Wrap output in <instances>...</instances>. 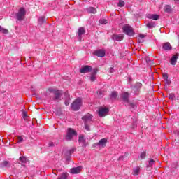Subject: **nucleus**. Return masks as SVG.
Masks as SVG:
<instances>
[{
    "instance_id": "nucleus-1",
    "label": "nucleus",
    "mask_w": 179,
    "mask_h": 179,
    "mask_svg": "<svg viewBox=\"0 0 179 179\" xmlns=\"http://www.w3.org/2000/svg\"><path fill=\"white\" fill-rule=\"evenodd\" d=\"M82 98H77L71 104V110L73 111H79L80 107H82Z\"/></svg>"
},
{
    "instance_id": "nucleus-2",
    "label": "nucleus",
    "mask_w": 179,
    "mask_h": 179,
    "mask_svg": "<svg viewBox=\"0 0 179 179\" xmlns=\"http://www.w3.org/2000/svg\"><path fill=\"white\" fill-rule=\"evenodd\" d=\"M73 136H78V132H76V131L72 128H68L66 134L65 136V141H72Z\"/></svg>"
},
{
    "instance_id": "nucleus-3",
    "label": "nucleus",
    "mask_w": 179,
    "mask_h": 179,
    "mask_svg": "<svg viewBox=\"0 0 179 179\" xmlns=\"http://www.w3.org/2000/svg\"><path fill=\"white\" fill-rule=\"evenodd\" d=\"M26 16V9L23 7H21L18 12L15 13V18L19 22H22L24 20V17Z\"/></svg>"
},
{
    "instance_id": "nucleus-4",
    "label": "nucleus",
    "mask_w": 179,
    "mask_h": 179,
    "mask_svg": "<svg viewBox=\"0 0 179 179\" xmlns=\"http://www.w3.org/2000/svg\"><path fill=\"white\" fill-rule=\"evenodd\" d=\"M123 33H125L127 36H129V37H132L133 36H135V31L134 30V28L132 27L125 24L122 27Z\"/></svg>"
},
{
    "instance_id": "nucleus-5",
    "label": "nucleus",
    "mask_w": 179,
    "mask_h": 179,
    "mask_svg": "<svg viewBox=\"0 0 179 179\" xmlns=\"http://www.w3.org/2000/svg\"><path fill=\"white\" fill-rule=\"evenodd\" d=\"M109 113H110V109L108 108L101 107L99 109L98 115L101 118H103V117H106V115H108Z\"/></svg>"
},
{
    "instance_id": "nucleus-6",
    "label": "nucleus",
    "mask_w": 179,
    "mask_h": 179,
    "mask_svg": "<svg viewBox=\"0 0 179 179\" xmlns=\"http://www.w3.org/2000/svg\"><path fill=\"white\" fill-rule=\"evenodd\" d=\"M142 88V83H136L134 87H131V93H134L135 96H138Z\"/></svg>"
},
{
    "instance_id": "nucleus-7",
    "label": "nucleus",
    "mask_w": 179,
    "mask_h": 179,
    "mask_svg": "<svg viewBox=\"0 0 179 179\" xmlns=\"http://www.w3.org/2000/svg\"><path fill=\"white\" fill-rule=\"evenodd\" d=\"M54 97L52 98L53 101H61V97L64 94V92L61 90L55 91Z\"/></svg>"
},
{
    "instance_id": "nucleus-8",
    "label": "nucleus",
    "mask_w": 179,
    "mask_h": 179,
    "mask_svg": "<svg viewBox=\"0 0 179 179\" xmlns=\"http://www.w3.org/2000/svg\"><path fill=\"white\" fill-rule=\"evenodd\" d=\"M82 120L84 124H90L93 121V115L90 113H87L82 117Z\"/></svg>"
},
{
    "instance_id": "nucleus-9",
    "label": "nucleus",
    "mask_w": 179,
    "mask_h": 179,
    "mask_svg": "<svg viewBox=\"0 0 179 179\" xmlns=\"http://www.w3.org/2000/svg\"><path fill=\"white\" fill-rule=\"evenodd\" d=\"M92 71L93 68L91 66L85 65L80 69V73H89V72Z\"/></svg>"
},
{
    "instance_id": "nucleus-10",
    "label": "nucleus",
    "mask_w": 179,
    "mask_h": 179,
    "mask_svg": "<svg viewBox=\"0 0 179 179\" xmlns=\"http://www.w3.org/2000/svg\"><path fill=\"white\" fill-rule=\"evenodd\" d=\"M94 55H96V57H106V50L103 49H99L94 52Z\"/></svg>"
},
{
    "instance_id": "nucleus-11",
    "label": "nucleus",
    "mask_w": 179,
    "mask_h": 179,
    "mask_svg": "<svg viewBox=\"0 0 179 179\" xmlns=\"http://www.w3.org/2000/svg\"><path fill=\"white\" fill-rule=\"evenodd\" d=\"M86 33V29L85 27H81L78 28V41H82V36Z\"/></svg>"
},
{
    "instance_id": "nucleus-12",
    "label": "nucleus",
    "mask_w": 179,
    "mask_h": 179,
    "mask_svg": "<svg viewBox=\"0 0 179 179\" xmlns=\"http://www.w3.org/2000/svg\"><path fill=\"white\" fill-rule=\"evenodd\" d=\"M162 50L164 51H171V50H173V46H171V44L169 42L164 43L162 44Z\"/></svg>"
},
{
    "instance_id": "nucleus-13",
    "label": "nucleus",
    "mask_w": 179,
    "mask_h": 179,
    "mask_svg": "<svg viewBox=\"0 0 179 179\" xmlns=\"http://www.w3.org/2000/svg\"><path fill=\"white\" fill-rule=\"evenodd\" d=\"M112 40L115 41H121L124 40V35L122 34H113L111 36Z\"/></svg>"
},
{
    "instance_id": "nucleus-14",
    "label": "nucleus",
    "mask_w": 179,
    "mask_h": 179,
    "mask_svg": "<svg viewBox=\"0 0 179 179\" xmlns=\"http://www.w3.org/2000/svg\"><path fill=\"white\" fill-rule=\"evenodd\" d=\"M121 97L124 103H129V93L128 92H123Z\"/></svg>"
},
{
    "instance_id": "nucleus-15",
    "label": "nucleus",
    "mask_w": 179,
    "mask_h": 179,
    "mask_svg": "<svg viewBox=\"0 0 179 179\" xmlns=\"http://www.w3.org/2000/svg\"><path fill=\"white\" fill-rule=\"evenodd\" d=\"M147 19H152V20H159L160 19V15L157 14H147Z\"/></svg>"
},
{
    "instance_id": "nucleus-16",
    "label": "nucleus",
    "mask_w": 179,
    "mask_h": 179,
    "mask_svg": "<svg viewBox=\"0 0 179 179\" xmlns=\"http://www.w3.org/2000/svg\"><path fill=\"white\" fill-rule=\"evenodd\" d=\"M179 54L177 53L176 55H173L170 59L171 65H176L177 59H178Z\"/></svg>"
},
{
    "instance_id": "nucleus-17",
    "label": "nucleus",
    "mask_w": 179,
    "mask_h": 179,
    "mask_svg": "<svg viewBox=\"0 0 179 179\" xmlns=\"http://www.w3.org/2000/svg\"><path fill=\"white\" fill-rule=\"evenodd\" d=\"M82 166H77L70 169L71 174H79L80 173V169Z\"/></svg>"
},
{
    "instance_id": "nucleus-18",
    "label": "nucleus",
    "mask_w": 179,
    "mask_h": 179,
    "mask_svg": "<svg viewBox=\"0 0 179 179\" xmlns=\"http://www.w3.org/2000/svg\"><path fill=\"white\" fill-rule=\"evenodd\" d=\"M20 164H22L24 167H26V163L29 162V159H27L26 157L22 156L19 158Z\"/></svg>"
},
{
    "instance_id": "nucleus-19",
    "label": "nucleus",
    "mask_w": 179,
    "mask_h": 179,
    "mask_svg": "<svg viewBox=\"0 0 179 179\" xmlns=\"http://www.w3.org/2000/svg\"><path fill=\"white\" fill-rule=\"evenodd\" d=\"M79 143H83V146L86 148V138H85V136L80 135L78 137Z\"/></svg>"
},
{
    "instance_id": "nucleus-20",
    "label": "nucleus",
    "mask_w": 179,
    "mask_h": 179,
    "mask_svg": "<svg viewBox=\"0 0 179 179\" xmlns=\"http://www.w3.org/2000/svg\"><path fill=\"white\" fill-rule=\"evenodd\" d=\"M107 142V138H102L98 142V145H99V148H106Z\"/></svg>"
},
{
    "instance_id": "nucleus-21",
    "label": "nucleus",
    "mask_w": 179,
    "mask_h": 179,
    "mask_svg": "<svg viewBox=\"0 0 179 179\" xmlns=\"http://www.w3.org/2000/svg\"><path fill=\"white\" fill-rule=\"evenodd\" d=\"M117 96L118 94H117L116 91H113L111 94L109 95V98L110 100H112V101L116 100Z\"/></svg>"
},
{
    "instance_id": "nucleus-22",
    "label": "nucleus",
    "mask_w": 179,
    "mask_h": 179,
    "mask_svg": "<svg viewBox=\"0 0 179 179\" xmlns=\"http://www.w3.org/2000/svg\"><path fill=\"white\" fill-rule=\"evenodd\" d=\"M164 10L166 13H171V12H173V8H171V6L166 5L164 7Z\"/></svg>"
},
{
    "instance_id": "nucleus-23",
    "label": "nucleus",
    "mask_w": 179,
    "mask_h": 179,
    "mask_svg": "<svg viewBox=\"0 0 179 179\" xmlns=\"http://www.w3.org/2000/svg\"><path fill=\"white\" fill-rule=\"evenodd\" d=\"M3 167H10V163L8 161H3L0 163V169H3Z\"/></svg>"
},
{
    "instance_id": "nucleus-24",
    "label": "nucleus",
    "mask_w": 179,
    "mask_h": 179,
    "mask_svg": "<svg viewBox=\"0 0 179 179\" xmlns=\"http://www.w3.org/2000/svg\"><path fill=\"white\" fill-rule=\"evenodd\" d=\"M127 107H129V108H136V107H138L136 106V103H131L129 101V102H127V105H126Z\"/></svg>"
},
{
    "instance_id": "nucleus-25",
    "label": "nucleus",
    "mask_w": 179,
    "mask_h": 179,
    "mask_svg": "<svg viewBox=\"0 0 179 179\" xmlns=\"http://www.w3.org/2000/svg\"><path fill=\"white\" fill-rule=\"evenodd\" d=\"M87 12H88V13H96L97 10H96V8L94 7H89L88 8H87Z\"/></svg>"
},
{
    "instance_id": "nucleus-26",
    "label": "nucleus",
    "mask_w": 179,
    "mask_h": 179,
    "mask_svg": "<svg viewBox=\"0 0 179 179\" xmlns=\"http://www.w3.org/2000/svg\"><path fill=\"white\" fill-rule=\"evenodd\" d=\"M68 177H69V173H62L61 176L57 179H68Z\"/></svg>"
},
{
    "instance_id": "nucleus-27",
    "label": "nucleus",
    "mask_w": 179,
    "mask_h": 179,
    "mask_svg": "<svg viewBox=\"0 0 179 179\" xmlns=\"http://www.w3.org/2000/svg\"><path fill=\"white\" fill-rule=\"evenodd\" d=\"M148 29H153V27H156V22H150L146 24Z\"/></svg>"
},
{
    "instance_id": "nucleus-28",
    "label": "nucleus",
    "mask_w": 179,
    "mask_h": 179,
    "mask_svg": "<svg viewBox=\"0 0 179 179\" xmlns=\"http://www.w3.org/2000/svg\"><path fill=\"white\" fill-rule=\"evenodd\" d=\"M38 24H40L41 26V24H44V23H45V17H40L38 18Z\"/></svg>"
},
{
    "instance_id": "nucleus-29",
    "label": "nucleus",
    "mask_w": 179,
    "mask_h": 179,
    "mask_svg": "<svg viewBox=\"0 0 179 179\" xmlns=\"http://www.w3.org/2000/svg\"><path fill=\"white\" fill-rule=\"evenodd\" d=\"M59 143L58 141H55V143L52 141H50L48 143V148H54L57 146Z\"/></svg>"
},
{
    "instance_id": "nucleus-30",
    "label": "nucleus",
    "mask_w": 179,
    "mask_h": 179,
    "mask_svg": "<svg viewBox=\"0 0 179 179\" xmlns=\"http://www.w3.org/2000/svg\"><path fill=\"white\" fill-rule=\"evenodd\" d=\"M139 157L142 160L146 158V150H144V151L140 154Z\"/></svg>"
},
{
    "instance_id": "nucleus-31",
    "label": "nucleus",
    "mask_w": 179,
    "mask_h": 179,
    "mask_svg": "<svg viewBox=\"0 0 179 179\" xmlns=\"http://www.w3.org/2000/svg\"><path fill=\"white\" fill-rule=\"evenodd\" d=\"M117 6H119V8H122V7L125 6V1H124L122 0H119Z\"/></svg>"
},
{
    "instance_id": "nucleus-32",
    "label": "nucleus",
    "mask_w": 179,
    "mask_h": 179,
    "mask_svg": "<svg viewBox=\"0 0 179 179\" xmlns=\"http://www.w3.org/2000/svg\"><path fill=\"white\" fill-rule=\"evenodd\" d=\"M155 164V159L150 158L148 161V167H152Z\"/></svg>"
},
{
    "instance_id": "nucleus-33",
    "label": "nucleus",
    "mask_w": 179,
    "mask_h": 179,
    "mask_svg": "<svg viewBox=\"0 0 179 179\" xmlns=\"http://www.w3.org/2000/svg\"><path fill=\"white\" fill-rule=\"evenodd\" d=\"M17 143H22V142H23V136H18L17 137Z\"/></svg>"
},
{
    "instance_id": "nucleus-34",
    "label": "nucleus",
    "mask_w": 179,
    "mask_h": 179,
    "mask_svg": "<svg viewBox=\"0 0 179 179\" xmlns=\"http://www.w3.org/2000/svg\"><path fill=\"white\" fill-rule=\"evenodd\" d=\"M99 70L97 69H92V71L91 73V76H96L97 75V71Z\"/></svg>"
},
{
    "instance_id": "nucleus-35",
    "label": "nucleus",
    "mask_w": 179,
    "mask_h": 179,
    "mask_svg": "<svg viewBox=\"0 0 179 179\" xmlns=\"http://www.w3.org/2000/svg\"><path fill=\"white\" fill-rule=\"evenodd\" d=\"M64 97H65L66 100H71V96L69 95V93L68 92V91H66L64 93Z\"/></svg>"
},
{
    "instance_id": "nucleus-36",
    "label": "nucleus",
    "mask_w": 179,
    "mask_h": 179,
    "mask_svg": "<svg viewBox=\"0 0 179 179\" xmlns=\"http://www.w3.org/2000/svg\"><path fill=\"white\" fill-rule=\"evenodd\" d=\"M65 155L66 156V160H69V157L72 156V154L69 151V150L66 152Z\"/></svg>"
},
{
    "instance_id": "nucleus-37",
    "label": "nucleus",
    "mask_w": 179,
    "mask_h": 179,
    "mask_svg": "<svg viewBox=\"0 0 179 179\" xmlns=\"http://www.w3.org/2000/svg\"><path fill=\"white\" fill-rule=\"evenodd\" d=\"M100 24H107L108 22L106 19H101L99 20Z\"/></svg>"
},
{
    "instance_id": "nucleus-38",
    "label": "nucleus",
    "mask_w": 179,
    "mask_h": 179,
    "mask_svg": "<svg viewBox=\"0 0 179 179\" xmlns=\"http://www.w3.org/2000/svg\"><path fill=\"white\" fill-rule=\"evenodd\" d=\"M169 100H174L176 99V94L173 93L169 94Z\"/></svg>"
},
{
    "instance_id": "nucleus-39",
    "label": "nucleus",
    "mask_w": 179,
    "mask_h": 179,
    "mask_svg": "<svg viewBox=\"0 0 179 179\" xmlns=\"http://www.w3.org/2000/svg\"><path fill=\"white\" fill-rule=\"evenodd\" d=\"M134 176H138L139 174V168H136L134 171Z\"/></svg>"
},
{
    "instance_id": "nucleus-40",
    "label": "nucleus",
    "mask_w": 179,
    "mask_h": 179,
    "mask_svg": "<svg viewBox=\"0 0 179 179\" xmlns=\"http://www.w3.org/2000/svg\"><path fill=\"white\" fill-rule=\"evenodd\" d=\"M1 33H3V34H8V33H9V31L3 28V30L1 31Z\"/></svg>"
},
{
    "instance_id": "nucleus-41",
    "label": "nucleus",
    "mask_w": 179,
    "mask_h": 179,
    "mask_svg": "<svg viewBox=\"0 0 179 179\" xmlns=\"http://www.w3.org/2000/svg\"><path fill=\"white\" fill-rule=\"evenodd\" d=\"M1 33H3V34H8V33H9V31L3 28V30L1 31Z\"/></svg>"
},
{
    "instance_id": "nucleus-42",
    "label": "nucleus",
    "mask_w": 179,
    "mask_h": 179,
    "mask_svg": "<svg viewBox=\"0 0 179 179\" xmlns=\"http://www.w3.org/2000/svg\"><path fill=\"white\" fill-rule=\"evenodd\" d=\"M85 124V129H86V131H90V127H89V124Z\"/></svg>"
},
{
    "instance_id": "nucleus-43",
    "label": "nucleus",
    "mask_w": 179,
    "mask_h": 179,
    "mask_svg": "<svg viewBox=\"0 0 179 179\" xmlns=\"http://www.w3.org/2000/svg\"><path fill=\"white\" fill-rule=\"evenodd\" d=\"M90 79L91 82H94L96 80V76H91Z\"/></svg>"
},
{
    "instance_id": "nucleus-44",
    "label": "nucleus",
    "mask_w": 179,
    "mask_h": 179,
    "mask_svg": "<svg viewBox=\"0 0 179 179\" xmlns=\"http://www.w3.org/2000/svg\"><path fill=\"white\" fill-rule=\"evenodd\" d=\"M163 78H164V80L169 79V74H167V73H164Z\"/></svg>"
},
{
    "instance_id": "nucleus-45",
    "label": "nucleus",
    "mask_w": 179,
    "mask_h": 179,
    "mask_svg": "<svg viewBox=\"0 0 179 179\" xmlns=\"http://www.w3.org/2000/svg\"><path fill=\"white\" fill-rule=\"evenodd\" d=\"M136 127H138V125L136 124V120H135L133 122L132 128H136Z\"/></svg>"
},
{
    "instance_id": "nucleus-46",
    "label": "nucleus",
    "mask_w": 179,
    "mask_h": 179,
    "mask_svg": "<svg viewBox=\"0 0 179 179\" xmlns=\"http://www.w3.org/2000/svg\"><path fill=\"white\" fill-rule=\"evenodd\" d=\"M164 80L166 83V85H170V83H171V81H170V80H169V78H165V80Z\"/></svg>"
},
{
    "instance_id": "nucleus-47",
    "label": "nucleus",
    "mask_w": 179,
    "mask_h": 179,
    "mask_svg": "<svg viewBox=\"0 0 179 179\" xmlns=\"http://www.w3.org/2000/svg\"><path fill=\"white\" fill-rule=\"evenodd\" d=\"M50 93H55V92H57V90L52 89V88H49L48 89Z\"/></svg>"
},
{
    "instance_id": "nucleus-48",
    "label": "nucleus",
    "mask_w": 179,
    "mask_h": 179,
    "mask_svg": "<svg viewBox=\"0 0 179 179\" xmlns=\"http://www.w3.org/2000/svg\"><path fill=\"white\" fill-rule=\"evenodd\" d=\"M75 150H76V148H71L69 150V152L72 155V153H73Z\"/></svg>"
},
{
    "instance_id": "nucleus-49",
    "label": "nucleus",
    "mask_w": 179,
    "mask_h": 179,
    "mask_svg": "<svg viewBox=\"0 0 179 179\" xmlns=\"http://www.w3.org/2000/svg\"><path fill=\"white\" fill-rule=\"evenodd\" d=\"M70 101L71 99H66L64 102L65 106H68L69 104Z\"/></svg>"
},
{
    "instance_id": "nucleus-50",
    "label": "nucleus",
    "mask_w": 179,
    "mask_h": 179,
    "mask_svg": "<svg viewBox=\"0 0 179 179\" xmlns=\"http://www.w3.org/2000/svg\"><path fill=\"white\" fill-rule=\"evenodd\" d=\"M138 38H145V35H143V34H140L139 35H138Z\"/></svg>"
},
{
    "instance_id": "nucleus-51",
    "label": "nucleus",
    "mask_w": 179,
    "mask_h": 179,
    "mask_svg": "<svg viewBox=\"0 0 179 179\" xmlns=\"http://www.w3.org/2000/svg\"><path fill=\"white\" fill-rule=\"evenodd\" d=\"M113 72H114V68L110 67L109 69V73H113Z\"/></svg>"
},
{
    "instance_id": "nucleus-52",
    "label": "nucleus",
    "mask_w": 179,
    "mask_h": 179,
    "mask_svg": "<svg viewBox=\"0 0 179 179\" xmlns=\"http://www.w3.org/2000/svg\"><path fill=\"white\" fill-rule=\"evenodd\" d=\"M97 146L99 147V143H94V144L93 145V148H97Z\"/></svg>"
},
{
    "instance_id": "nucleus-53",
    "label": "nucleus",
    "mask_w": 179,
    "mask_h": 179,
    "mask_svg": "<svg viewBox=\"0 0 179 179\" xmlns=\"http://www.w3.org/2000/svg\"><path fill=\"white\" fill-rule=\"evenodd\" d=\"M143 38H138V43H143Z\"/></svg>"
},
{
    "instance_id": "nucleus-54",
    "label": "nucleus",
    "mask_w": 179,
    "mask_h": 179,
    "mask_svg": "<svg viewBox=\"0 0 179 179\" xmlns=\"http://www.w3.org/2000/svg\"><path fill=\"white\" fill-rule=\"evenodd\" d=\"M23 117L25 118V117H27V113L26 112L23 113Z\"/></svg>"
},
{
    "instance_id": "nucleus-55",
    "label": "nucleus",
    "mask_w": 179,
    "mask_h": 179,
    "mask_svg": "<svg viewBox=\"0 0 179 179\" xmlns=\"http://www.w3.org/2000/svg\"><path fill=\"white\" fill-rule=\"evenodd\" d=\"M118 160H124V156H120L118 159Z\"/></svg>"
},
{
    "instance_id": "nucleus-56",
    "label": "nucleus",
    "mask_w": 179,
    "mask_h": 179,
    "mask_svg": "<svg viewBox=\"0 0 179 179\" xmlns=\"http://www.w3.org/2000/svg\"><path fill=\"white\" fill-rule=\"evenodd\" d=\"M129 83L132 82V78L129 77Z\"/></svg>"
},
{
    "instance_id": "nucleus-57",
    "label": "nucleus",
    "mask_w": 179,
    "mask_h": 179,
    "mask_svg": "<svg viewBox=\"0 0 179 179\" xmlns=\"http://www.w3.org/2000/svg\"><path fill=\"white\" fill-rule=\"evenodd\" d=\"M98 94H99V96H101V94H102L101 91H99V92H98Z\"/></svg>"
},
{
    "instance_id": "nucleus-58",
    "label": "nucleus",
    "mask_w": 179,
    "mask_h": 179,
    "mask_svg": "<svg viewBox=\"0 0 179 179\" xmlns=\"http://www.w3.org/2000/svg\"><path fill=\"white\" fill-rule=\"evenodd\" d=\"M128 155H129V152H126L124 153V156H128Z\"/></svg>"
},
{
    "instance_id": "nucleus-59",
    "label": "nucleus",
    "mask_w": 179,
    "mask_h": 179,
    "mask_svg": "<svg viewBox=\"0 0 179 179\" xmlns=\"http://www.w3.org/2000/svg\"><path fill=\"white\" fill-rule=\"evenodd\" d=\"M3 28H2V27L0 25V31H2Z\"/></svg>"
},
{
    "instance_id": "nucleus-60",
    "label": "nucleus",
    "mask_w": 179,
    "mask_h": 179,
    "mask_svg": "<svg viewBox=\"0 0 179 179\" xmlns=\"http://www.w3.org/2000/svg\"><path fill=\"white\" fill-rule=\"evenodd\" d=\"M176 3L179 4V0H176Z\"/></svg>"
},
{
    "instance_id": "nucleus-61",
    "label": "nucleus",
    "mask_w": 179,
    "mask_h": 179,
    "mask_svg": "<svg viewBox=\"0 0 179 179\" xmlns=\"http://www.w3.org/2000/svg\"><path fill=\"white\" fill-rule=\"evenodd\" d=\"M175 1H177V0H175Z\"/></svg>"
}]
</instances>
